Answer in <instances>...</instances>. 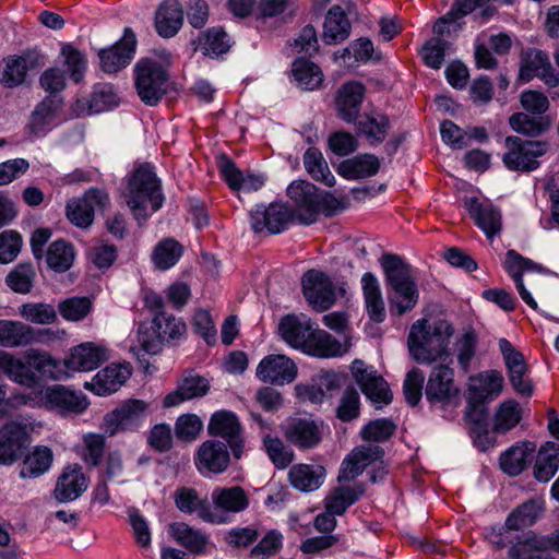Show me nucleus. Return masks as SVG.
<instances>
[{
    "label": "nucleus",
    "mask_w": 559,
    "mask_h": 559,
    "mask_svg": "<svg viewBox=\"0 0 559 559\" xmlns=\"http://www.w3.org/2000/svg\"><path fill=\"white\" fill-rule=\"evenodd\" d=\"M464 420L474 443L483 451L489 449L492 445V438L488 430L485 405L467 402Z\"/></svg>",
    "instance_id": "c756f323"
},
{
    "label": "nucleus",
    "mask_w": 559,
    "mask_h": 559,
    "mask_svg": "<svg viewBox=\"0 0 559 559\" xmlns=\"http://www.w3.org/2000/svg\"><path fill=\"white\" fill-rule=\"evenodd\" d=\"M555 549L559 552V530L550 538L531 534L524 542L513 547L509 556L512 559H547V551Z\"/></svg>",
    "instance_id": "bb28decb"
},
{
    "label": "nucleus",
    "mask_w": 559,
    "mask_h": 559,
    "mask_svg": "<svg viewBox=\"0 0 559 559\" xmlns=\"http://www.w3.org/2000/svg\"><path fill=\"white\" fill-rule=\"evenodd\" d=\"M297 371V366L293 359L286 355L277 354L265 356L259 362L255 376L264 383L284 385L296 379Z\"/></svg>",
    "instance_id": "f3484780"
},
{
    "label": "nucleus",
    "mask_w": 559,
    "mask_h": 559,
    "mask_svg": "<svg viewBox=\"0 0 559 559\" xmlns=\"http://www.w3.org/2000/svg\"><path fill=\"white\" fill-rule=\"evenodd\" d=\"M35 341V330L31 325L19 320L0 319V347H25Z\"/></svg>",
    "instance_id": "473e14b6"
},
{
    "label": "nucleus",
    "mask_w": 559,
    "mask_h": 559,
    "mask_svg": "<svg viewBox=\"0 0 559 559\" xmlns=\"http://www.w3.org/2000/svg\"><path fill=\"white\" fill-rule=\"evenodd\" d=\"M499 349L502 354L514 391L523 396H531L533 393V384L527 377V366L523 354L507 338L499 340Z\"/></svg>",
    "instance_id": "4468645a"
},
{
    "label": "nucleus",
    "mask_w": 559,
    "mask_h": 559,
    "mask_svg": "<svg viewBox=\"0 0 559 559\" xmlns=\"http://www.w3.org/2000/svg\"><path fill=\"white\" fill-rule=\"evenodd\" d=\"M361 286L369 318L377 323L385 319V307L377 277L368 272L361 277Z\"/></svg>",
    "instance_id": "79ce46f5"
},
{
    "label": "nucleus",
    "mask_w": 559,
    "mask_h": 559,
    "mask_svg": "<svg viewBox=\"0 0 559 559\" xmlns=\"http://www.w3.org/2000/svg\"><path fill=\"white\" fill-rule=\"evenodd\" d=\"M364 491L362 485L338 486L332 489L325 497L324 508L331 513L342 515L364 495Z\"/></svg>",
    "instance_id": "49530a36"
},
{
    "label": "nucleus",
    "mask_w": 559,
    "mask_h": 559,
    "mask_svg": "<svg viewBox=\"0 0 559 559\" xmlns=\"http://www.w3.org/2000/svg\"><path fill=\"white\" fill-rule=\"evenodd\" d=\"M465 205L475 224L488 238L491 239L501 231V213L493 205L479 202L475 198L468 199Z\"/></svg>",
    "instance_id": "7c9ffc66"
},
{
    "label": "nucleus",
    "mask_w": 559,
    "mask_h": 559,
    "mask_svg": "<svg viewBox=\"0 0 559 559\" xmlns=\"http://www.w3.org/2000/svg\"><path fill=\"white\" fill-rule=\"evenodd\" d=\"M287 197L294 204L295 219L310 225L317 219V188L306 180L293 181L287 188Z\"/></svg>",
    "instance_id": "dca6fc26"
},
{
    "label": "nucleus",
    "mask_w": 559,
    "mask_h": 559,
    "mask_svg": "<svg viewBox=\"0 0 559 559\" xmlns=\"http://www.w3.org/2000/svg\"><path fill=\"white\" fill-rule=\"evenodd\" d=\"M110 358V349L102 342H85L72 347L63 359V369L68 377L73 372H86L96 369Z\"/></svg>",
    "instance_id": "9d476101"
},
{
    "label": "nucleus",
    "mask_w": 559,
    "mask_h": 559,
    "mask_svg": "<svg viewBox=\"0 0 559 559\" xmlns=\"http://www.w3.org/2000/svg\"><path fill=\"white\" fill-rule=\"evenodd\" d=\"M46 261L50 269L56 272H66L74 261V248L64 240L53 241L46 254Z\"/></svg>",
    "instance_id": "bf43d9fd"
},
{
    "label": "nucleus",
    "mask_w": 559,
    "mask_h": 559,
    "mask_svg": "<svg viewBox=\"0 0 559 559\" xmlns=\"http://www.w3.org/2000/svg\"><path fill=\"white\" fill-rule=\"evenodd\" d=\"M28 436L26 425L12 420L0 428V463L12 464L17 461L26 447Z\"/></svg>",
    "instance_id": "6ab92c4d"
},
{
    "label": "nucleus",
    "mask_w": 559,
    "mask_h": 559,
    "mask_svg": "<svg viewBox=\"0 0 559 559\" xmlns=\"http://www.w3.org/2000/svg\"><path fill=\"white\" fill-rule=\"evenodd\" d=\"M383 450L379 445L356 447L342 462L338 480H352L359 476L367 466L380 459Z\"/></svg>",
    "instance_id": "a878e982"
},
{
    "label": "nucleus",
    "mask_w": 559,
    "mask_h": 559,
    "mask_svg": "<svg viewBox=\"0 0 559 559\" xmlns=\"http://www.w3.org/2000/svg\"><path fill=\"white\" fill-rule=\"evenodd\" d=\"M503 388V377L491 370L480 374L477 382L469 385L466 402L484 404L498 396Z\"/></svg>",
    "instance_id": "e433bc0d"
},
{
    "label": "nucleus",
    "mask_w": 559,
    "mask_h": 559,
    "mask_svg": "<svg viewBox=\"0 0 559 559\" xmlns=\"http://www.w3.org/2000/svg\"><path fill=\"white\" fill-rule=\"evenodd\" d=\"M295 221L293 209L282 202H274L269 206L257 205L250 212V224L255 233L280 234Z\"/></svg>",
    "instance_id": "1a4fd4ad"
},
{
    "label": "nucleus",
    "mask_w": 559,
    "mask_h": 559,
    "mask_svg": "<svg viewBox=\"0 0 559 559\" xmlns=\"http://www.w3.org/2000/svg\"><path fill=\"white\" fill-rule=\"evenodd\" d=\"M459 389L454 385V371L448 365L436 366L428 378L425 395L431 403L448 404L459 399Z\"/></svg>",
    "instance_id": "a211bd4d"
},
{
    "label": "nucleus",
    "mask_w": 559,
    "mask_h": 559,
    "mask_svg": "<svg viewBox=\"0 0 559 559\" xmlns=\"http://www.w3.org/2000/svg\"><path fill=\"white\" fill-rule=\"evenodd\" d=\"M389 130V119L381 115H364L357 122V132L362 134L370 144L385 140Z\"/></svg>",
    "instance_id": "864d4df0"
},
{
    "label": "nucleus",
    "mask_w": 559,
    "mask_h": 559,
    "mask_svg": "<svg viewBox=\"0 0 559 559\" xmlns=\"http://www.w3.org/2000/svg\"><path fill=\"white\" fill-rule=\"evenodd\" d=\"M350 33V23L340 5H333L325 17L323 41L335 45L344 41Z\"/></svg>",
    "instance_id": "c03bdc74"
},
{
    "label": "nucleus",
    "mask_w": 559,
    "mask_h": 559,
    "mask_svg": "<svg viewBox=\"0 0 559 559\" xmlns=\"http://www.w3.org/2000/svg\"><path fill=\"white\" fill-rule=\"evenodd\" d=\"M169 535L183 548L192 554H203L210 544V536L199 528L185 522H176L168 525Z\"/></svg>",
    "instance_id": "f704fd0d"
},
{
    "label": "nucleus",
    "mask_w": 559,
    "mask_h": 559,
    "mask_svg": "<svg viewBox=\"0 0 559 559\" xmlns=\"http://www.w3.org/2000/svg\"><path fill=\"white\" fill-rule=\"evenodd\" d=\"M380 168L378 157L372 154H360L341 163L338 174L346 179H362L374 176Z\"/></svg>",
    "instance_id": "a18cd8bd"
},
{
    "label": "nucleus",
    "mask_w": 559,
    "mask_h": 559,
    "mask_svg": "<svg viewBox=\"0 0 559 559\" xmlns=\"http://www.w3.org/2000/svg\"><path fill=\"white\" fill-rule=\"evenodd\" d=\"M132 368L129 364H110L99 370L84 388L97 395H108L120 389L130 378Z\"/></svg>",
    "instance_id": "4be33fe9"
},
{
    "label": "nucleus",
    "mask_w": 559,
    "mask_h": 559,
    "mask_svg": "<svg viewBox=\"0 0 559 559\" xmlns=\"http://www.w3.org/2000/svg\"><path fill=\"white\" fill-rule=\"evenodd\" d=\"M9 361L10 362L5 376L11 381L26 388H34L39 382L38 376L29 369L26 360L23 361L12 354V357Z\"/></svg>",
    "instance_id": "338daca9"
},
{
    "label": "nucleus",
    "mask_w": 559,
    "mask_h": 559,
    "mask_svg": "<svg viewBox=\"0 0 559 559\" xmlns=\"http://www.w3.org/2000/svg\"><path fill=\"white\" fill-rule=\"evenodd\" d=\"M207 431L211 436L228 440L237 435H241L242 426L236 414L233 412L218 411L212 415L207 426Z\"/></svg>",
    "instance_id": "3c124183"
},
{
    "label": "nucleus",
    "mask_w": 559,
    "mask_h": 559,
    "mask_svg": "<svg viewBox=\"0 0 559 559\" xmlns=\"http://www.w3.org/2000/svg\"><path fill=\"white\" fill-rule=\"evenodd\" d=\"M292 72L298 86L305 91L318 90L323 83V73L320 67L305 58L294 61Z\"/></svg>",
    "instance_id": "09e8293b"
},
{
    "label": "nucleus",
    "mask_w": 559,
    "mask_h": 559,
    "mask_svg": "<svg viewBox=\"0 0 559 559\" xmlns=\"http://www.w3.org/2000/svg\"><path fill=\"white\" fill-rule=\"evenodd\" d=\"M350 369L362 393L373 404L386 405L392 402L393 396L386 381L379 376L371 366L366 365L362 360L356 359L353 361Z\"/></svg>",
    "instance_id": "ddd939ff"
},
{
    "label": "nucleus",
    "mask_w": 559,
    "mask_h": 559,
    "mask_svg": "<svg viewBox=\"0 0 559 559\" xmlns=\"http://www.w3.org/2000/svg\"><path fill=\"white\" fill-rule=\"evenodd\" d=\"M135 35L126 29L123 38L108 49L99 51L100 67L104 72L116 73L127 67L135 50Z\"/></svg>",
    "instance_id": "b1692460"
},
{
    "label": "nucleus",
    "mask_w": 559,
    "mask_h": 559,
    "mask_svg": "<svg viewBox=\"0 0 559 559\" xmlns=\"http://www.w3.org/2000/svg\"><path fill=\"white\" fill-rule=\"evenodd\" d=\"M61 55L64 58V66L70 73V78L75 83H80L86 70L85 55L70 44L62 46Z\"/></svg>",
    "instance_id": "774afa93"
},
{
    "label": "nucleus",
    "mask_w": 559,
    "mask_h": 559,
    "mask_svg": "<svg viewBox=\"0 0 559 559\" xmlns=\"http://www.w3.org/2000/svg\"><path fill=\"white\" fill-rule=\"evenodd\" d=\"M304 165L312 179L321 181L328 187L335 185V177L330 171L326 160L318 148L310 147L305 152Z\"/></svg>",
    "instance_id": "6e6d98bb"
},
{
    "label": "nucleus",
    "mask_w": 559,
    "mask_h": 559,
    "mask_svg": "<svg viewBox=\"0 0 559 559\" xmlns=\"http://www.w3.org/2000/svg\"><path fill=\"white\" fill-rule=\"evenodd\" d=\"M152 324H154L162 342L180 340L187 332L186 323L181 319L165 312L155 314Z\"/></svg>",
    "instance_id": "052dcab7"
},
{
    "label": "nucleus",
    "mask_w": 559,
    "mask_h": 559,
    "mask_svg": "<svg viewBox=\"0 0 559 559\" xmlns=\"http://www.w3.org/2000/svg\"><path fill=\"white\" fill-rule=\"evenodd\" d=\"M381 265L385 275V282L392 289L389 296L390 311L392 314L403 316L415 308L419 299L416 277L412 267L396 254H384Z\"/></svg>",
    "instance_id": "7ed1b4c3"
},
{
    "label": "nucleus",
    "mask_w": 559,
    "mask_h": 559,
    "mask_svg": "<svg viewBox=\"0 0 559 559\" xmlns=\"http://www.w3.org/2000/svg\"><path fill=\"white\" fill-rule=\"evenodd\" d=\"M302 292L306 300L318 312L328 310L336 300L333 282L317 270H310L302 276Z\"/></svg>",
    "instance_id": "9b49d317"
},
{
    "label": "nucleus",
    "mask_w": 559,
    "mask_h": 559,
    "mask_svg": "<svg viewBox=\"0 0 559 559\" xmlns=\"http://www.w3.org/2000/svg\"><path fill=\"white\" fill-rule=\"evenodd\" d=\"M182 254V246L174 239L162 240L154 249L153 261L159 270L174 266Z\"/></svg>",
    "instance_id": "e2e57ef3"
},
{
    "label": "nucleus",
    "mask_w": 559,
    "mask_h": 559,
    "mask_svg": "<svg viewBox=\"0 0 559 559\" xmlns=\"http://www.w3.org/2000/svg\"><path fill=\"white\" fill-rule=\"evenodd\" d=\"M126 199L138 221L146 219L148 210L153 213L162 207L164 197L160 191V181L151 165H141L132 173Z\"/></svg>",
    "instance_id": "20e7f679"
},
{
    "label": "nucleus",
    "mask_w": 559,
    "mask_h": 559,
    "mask_svg": "<svg viewBox=\"0 0 559 559\" xmlns=\"http://www.w3.org/2000/svg\"><path fill=\"white\" fill-rule=\"evenodd\" d=\"M36 271L32 264L16 265L5 278L7 285L15 293L28 294L33 287Z\"/></svg>",
    "instance_id": "0e129e2a"
},
{
    "label": "nucleus",
    "mask_w": 559,
    "mask_h": 559,
    "mask_svg": "<svg viewBox=\"0 0 559 559\" xmlns=\"http://www.w3.org/2000/svg\"><path fill=\"white\" fill-rule=\"evenodd\" d=\"M88 478L79 465L68 466L58 477L55 488V497L58 501L66 502L79 498L87 488Z\"/></svg>",
    "instance_id": "c85d7f7f"
},
{
    "label": "nucleus",
    "mask_w": 559,
    "mask_h": 559,
    "mask_svg": "<svg viewBox=\"0 0 559 559\" xmlns=\"http://www.w3.org/2000/svg\"><path fill=\"white\" fill-rule=\"evenodd\" d=\"M148 409L150 404L143 400H126L104 416L102 428L109 437L134 430L146 419Z\"/></svg>",
    "instance_id": "6e6552de"
},
{
    "label": "nucleus",
    "mask_w": 559,
    "mask_h": 559,
    "mask_svg": "<svg viewBox=\"0 0 559 559\" xmlns=\"http://www.w3.org/2000/svg\"><path fill=\"white\" fill-rule=\"evenodd\" d=\"M544 509L545 502L542 498H533L523 502L508 515L504 526L492 530L488 534L489 542L498 549L510 546V551L519 542H524L531 534H534L528 532L519 535L518 532L532 526Z\"/></svg>",
    "instance_id": "39448f33"
},
{
    "label": "nucleus",
    "mask_w": 559,
    "mask_h": 559,
    "mask_svg": "<svg viewBox=\"0 0 559 559\" xmlns=\"http://www.w3.org/2000/svg\"><path fill=\"white\" fill-rule=\"evenodd\" d=\"M285 439L299 449H312L322 440V424L308 417H290L282 424Z\"/></svg>",
    "instance_id": "2eb2a0df"
},
{
    "label": "nucleus",
    "mask_w": 559,
    "mask_h": 559,
    "mask_svg": "<svg viewBox=\"0 0 559 559\" xmlns=\"http://www.w3.org/2000/svg\"><path fill=\"white\" fill-rule=\"evenodd\" d=\"M506 153L502 160L504 166L515 171H532L539 167L538 158L549 148L547 142L522 140L519 136H507Z\"/></svg>",
    "instance_id": "0eeeda50"
},
{
    "label": "nucleus",
    "mask_w": 559,
    "mask_h": 559,
    "mask_svg": "<svg viewBox=\"0 0 559 559\" xmlns=\"http://www.w3.org/2000/svg\"><path fill=\"white\" fill-rule=\"evenodd\" d=\"M17 313L26 322L38 325L52 324L57 321V311L55 307L46 302H25L22 304Z\"/></svg>",
    "instance_id": "4d7b16f0"
},
{
    "label": "nucleus",
    "mask_w": 559,
    "mask_h": 559,
    "mask_svg": "<svg viewBox=\"0 0 559 559\" xmlns=\"http://www.w3.org/2000/svg\"><path fill=\"white\" fill-rule=\"evenodd\" d=\"M229 464V452L222 441L206 440L195 455V466L201 473H223Z\"/></svg>",
    "instance_id": "393cba45"
},
{
    "label": "nucleus",
    "mask_w": 559,
    "mask_h": 559,
    "mask_svg": "<svg viewBox=\"0 0 559 559\" xmlns=\"http://www.w3.org/2000/svg\"><path fill=\"white\" fill-rule=\"evenodd\" d=\"M207 391L209 383L206 379L199 374H189L182 379L177 390L165 396L164 406H176L183 401L203 396Z\"/></svg>",
    "instance_id": "a19ab883"
},
{
    "label": "nucleus",
    "mask_w": 559,
    "mask_h": 559,
    "mask_svg": "<svg viewBox=\"0 0 559 559\" xmlns=\"http://www.w3.org/2000/svg\"><path fill=\"white\" fill-rule=\"evenodd\" d=\"M365 96V86L357 81L344 83L337 91L335 105L338 116L346 122L356 120Z\"/></svg>",
    "instance_id": "cd10ccee"
},
{
    "label": "nucleus",
    "mask_w": 559,
    "mask_h": 559,
    "mask_svg": "<svg viewBox=\"0 0 559 559\" xmlns=\"http://www.w3.org/2000/svg\"><path fill=\"white\" fill-rule=\"evenodd\" d=\"M536 445L532 442H519L500 456L501 469L510 476L521 474L532 462Z\"/></svg>",
    "instance_id": "4c0bfd02"
},
{
    "label": "nucleus",
    "mask_w": 559,
    "mask_h": 559,
    "mask_svg": "<svg viewBox=\"0 0 559 559\" xmlns=\"http://www.w3.org/2000/svg\"><path fill=\"white\" fill-rule=\"evenodd\" d=\"M93 309V301L90 297H70L59 302L58 310L67 321L78 322L88 316Z\"/></svg>",
    "instance_id": "680f3d73"
},
{
    "label": "nucleus",
    "mask_w": 559,
    "mask_h": 559,
    "mask_svg": "<svg viewBox=\"0 0 559 559\" xmlns=\"http://www.w3.org/2000/svg\"><path fill=\"white\" fill-rule=\"evenodd\" d=\"M63 100L59 95H49L39 103L31 117L29 127L36 134L43 133L46 127L55 122L61 112Z\"/></svg>",
    "instance_id": "37998d69"
},
{
    "label": "nucleus",
    "mask_w": 559,
    "mask_h": 559,
    "mask_svg": "<svg viewBox=\"0 0 559 559\" xmlns=\"http://www.w3.org/2000/svg\"><path fill=\"white\" fill-rule=\"evenodd\" d=\"M133 74L136 94L146 106H156L167 94L169 74L157 59H140L134 66Z\"/></svg>",
    "instance_id": "423d86ee"
},
{
    "label": "nucleus",
    "mask_w": 559,
    "mask_h": 559,
    "mask_svg": "<svg viewBox=\"0 0 559 559\" xmlns=\"http://www.w3.org/2000/svg\"><path fill=\"white\" fill-rule=\"evenodd\" d=\"M175 504L183 513L197 512L198 516L209 523H215V515L206 499L199 497L193 488L181 487L175 492Z\"/></svg>",
    "instance_id": "58836bf2"
},
{
    "label": "nucleus",
    "mask_w": 559,
    "mask_h": 559,
    "mask_svg": "<svg viewBox=\"0 0 559 559\" xmlns=\"http://www.w3.org/2000/svg\"><path fill=\"white\" fill-rule=\"evenodd\" d=\"M26 362L38 378L51 380H61L68 378V372L63 369V361L55 359L49 353L31 348L25 354Z\"/></svg>",
    "instance_id": "c9c22d12"
},
{
    "label": "nucleus",
    "mask_w": 559,
    "mask_h": 559,
    "mask_svg": "<svg viewBox=\"0 0 559 559\" xmlns=\"http://www.w3.org/2000/svg\"><path fill=\"white\" fill-rule=\"evenodd\" d=\"M44 400L47 407L62 415L70 413L81 414L88 406V401L83 393L70 390L60 384L48 386L44 391Z\"/></svg>",
    "instance_id": "412c9836"
},
{
    "label": "nucleus",
    "mask_w": 559,
    "mask_h": 559,
    "mask_svg": "<svg viewBox=\"0 0 559 559\" xmlns=\"http://www.w3.org/2000/svg\"><path fill=\"white\" fill-rule=\"evenodd\" d=\"M262 445L271 462L280 469L286 468L294 461V451L276 436L264 435Z\"/></svg>",
    "instance_id": "13d9d810"
},
{
    "label": "nucleus",
    "mask_w": 559,
    "mask_h": 559,
    "mask_svg": "<svg viewBox=\"0 0 559 559\" xmlns=\"http://www.w3.org/2000/svg\"><path fill=\"white\" fill-rule=\"evenodd\" d=\"M183 23V11L178 0H164L155 13V28L164 38L175 36Z\"/></svg>",
    "instance_id": "72a5a7b5"
},
{
    "label": "nucleus",
    "mask_w": 559,
    "mask_h": 559,
    "mask_svg": "<svg viewBox=\"0 0 559 559\" xmlns=\"http://www.w3.org/2000/svg\"><path fill=\"white\" fill-rule=\"evenodd\" d=\"M325 475L326 471L322 465L298 463L290 466L288 481L301 492H311L323 485Z\"/></svg>",
    "instance_id": "2f4dec72"
},
{
    "label": "nucleus",
    "mask_w": 559,
    "mask_h": 559,
    "mask_svg": "<svg viewBox=\"0 0 559 559\" xmlns=\"http://www.w3.org/2000/svg\"><path fill=\"white\" fill-rule=\"evenodd\" d=\"M559 468V447L555 443L548 442L538 451L535 466L534 476L539 481H548Z\"/></svg>",
    "instance_id": "603ef678"
},
{
    "label": "nucleus",
    "mask_w": 559,
    "mask_h": 559,
    "mask_svg": "<svg viewBox=\"0 0 559 559\" xmlns=\"http://www.w3.org/2000/svg\"><path fill=\"white\" fill-rule=\"evenodd\" d=\"M534 78L540 79L547 86H559V73L554 69L546 52L530 48L521 56L519 80L528 83Z\"/></svg>",
    "instance_id": "f8f14e48"
},
{
    "label": "nucleus",
    "mask_w": 559,
    "mask_h": 559,
    "mask_svg": "<svg viewBox=\"0 0 559 559\" xmlns=\"http://www.w3.org/2000/svg\"><path fill=\"white\" fill-rule=\"evenodd\" d=\"M52 451L47 447H36L27 454L20 469L22 478H36L46 473L52 463Z\"/></svg>",
    "instance_id": "8fccbe9b"
},
{
    "label": "nucleus",
    "mask_w": 559,
    "mask_h": 559,
    "mask_svg": "<svg viewBox=\"0 0 559 559\" xmlns=\"http://www.w3.org/2000/svg\"><path fill=\"white\" fill-rule=\"evenodd\" d=\"M278 331L292 347L316 357H335L342 354L341 343L320 330L304 314H287L281 319Z\"/></svg>",
    "instance_id": "f257e3e1"
},
{
    "label": "nucleus",
    "mask_w": 559,
    "mask_h": 559,
    "mask_svg": "<svg viewBox=\"0 0 559 559\" xmlns=\"http://www.w3.org/2000/svg\"><path fill=\"white\" fill-rule=\"evenodd\" d=\"M216 509L228 513H238L249 507V495L240 486L217 487L212 492Z\"/></svg>",
    "instance_id": "ea45409f"
},
{
    "label": "nucleus",
    "mask_w": 559,
    "mask_h": 559,
    "mask_svg": "<svg viewBox=\"0 0 559 559\" xmlns=\"http://www.w3.org/2000/svg\"><path fill=\"white\" fill-rule=\"evenodd\" d=\"M504 269L514 281L515 287L523 301L531 308L536 309L537 302L534 300L530 292L525 288L523 284L522 274L525 272H545V267L527 258H524L515 250L511 249L506 254Z\"/></svg>",
    "instance_id": "5701e85b"
},
{
    "label": "nucleus",
    "mask_w": 559,
    "mask_h": 559,
    "mask_svg": "<svg viewBox=\"0 0 559 559\" xmlns=\"http://www.w3.org/2000/svg\"><path fill=\"white\" fill-rule=\"evenodd\" d=\"M82 440V460L91 467L98 466L104 457L106 447L105 437L99 433H86L83 436Z\"/></svg>",
    "instance_id": "69168bd1"
},
{
    "label": "nucleus",
    "mask_w": 559,
    "mask_h": 559,
    "mask_svg": "<svg viewBox=\"0 0 559 559\" xmlns=\"http://www.w3.org/2000/svg\"><path fill=\"white\" fill-rule=\"evenodd\" d=\"M454 334L453 325L447 320L428 324L426 319L413 323L407 337L412 358L424 365H431L450 356L449 345Z\"/></svg>",
    "instance_id": "f03ea898"
},
{
    "label": "nucleus",
    "mask_w": 559,
    "mask_h": 559,
    "mask_svg": "<svg viewBox=\"0 0 559 559\" xmlns=\"http://www.w3.org/2000/svg\"><path fill=\"white\" fill-rule=\"evenodd\" d=\"M509 123L513 131L534 138L546 132L551 121L548 117H531L525 112H515L509 118Z\"/></svg>",
    "instance_id": "5fc2aeb1"
},
{
    "label": "nucleus",
    "mask_w": 559,
    "mask_h": 559,
    "mask_svg": "<svg viewBox=\"0 0 559 559\" xmlns=\"http://www.w3.org/2000/svg\"><path fill=\"white\" fill-rule=\"evenodd\" d=\"M108 200L106 192L91 189L83 198L72 200L67 204V216L78 227L86 228L93 223L95 206H105Z\"/></svg>",
    "instance_id": "aec40b11"
},
{
    "label": "nucleus",
    "mask_w": 559,
    "mask_h": 559,
    "mask_svg": "<svg viewBox=\"0 0 559 559\" xmlns=\"http://www.w3.org/2000/svg\"><path fill=\"white\" fill-rule=\"evenodd\" d=\"M523 408L519 402L509 399L499 404L492 419V430L507 433L515 428L523 418Z\"/></svg>",
    "instance_id": "de8ad7c7"
}]
</instances>
